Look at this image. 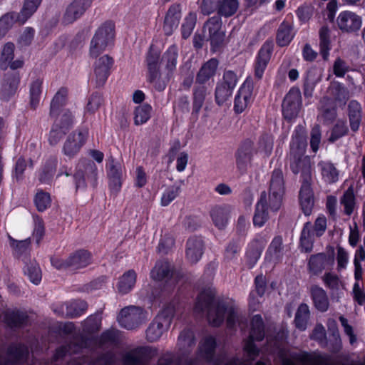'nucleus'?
<instances>
[{"instance_id": "nucleus-52", "label": "nucleus", "mask_w": 365, "mask_h": 365, "mask_svg": "<svg viewBox=\"0 0 365 365\" xmlns=\"http://www.w3.org/2000/svg\"><path fill=\"white\" fill-rule=\"evenodd\" d=\"M15 46L11 42L6 43L1 51L0 58V69L6 71L9 68V64L14 57Z\"/></svg>"}, {"instance_id": "nucleus-27", "label": "nucleus", "mask_w": 365, "mask_h": 365, "mask_svg": "<svg viewBox=\"0 0 365 365\" xmlns=\"http://www.w3.org/2000/svg\"><path fill=\"white\" fill-rule=\"evenodd\" d=\"M219 62L215 58H210L202 64L196 75L195 83L205 84L216 73Z\"/></svg>"}, {"instance_id": "nucleus-63", "label": "nucleus", "mask_w": 365, "mask_h": 365, "mask_svg": "<svg viewBox=\"0 0 365 365\" xmlns=\"http://www.w3.org/2000/svg\"><path fill=\"white\" fill-rule=\"evenodd\" d=\"M34 202L38 211L43 212L51 205L49 193L43 190L38 191L34 197Z\"/></svg>"}, {"instance_id": "nucleus-53", "label": "nucleus", "mask_w": 365, "mask_h": 365, "mask_svg": "<svg viewBox=\"0 0 365 365\" xmlns=\"http://www.w3.org/2000/svg\"><path fill=\"white\" fill-rule=\"evenodd\" d=\"M319 165L321 167L323 178L327 182L333 183L338 180L339 171L331 163H320Z\"/></svg>"}, {"instance_id": "nucleus-1", "label": "nucleus", "mask_w": 365, "mask_h": 365, "mask_svg": "<svg viewBox=\"0 0 365 365\" xmlns=\"http://www.w3.org/2000/svg\"><path fill=\"white\" fill-rule=\"evenodd\" d=\"M195 312L202 314L207 312V319L213 327H220L225 320V313L227 312V325L229 329H233L239 315L234 307H228L225 302L215 299V292L211 289L202 290L197 297Z\"/></svg>"}, {"instance_id": "nucleus-20", "label": "nucleus", "mask_w": 365, "mask_h": 365, "mask_svg": "<svg viewBox=\"0 0 365 365\" xmlns=\"http://www.w3.org/2000/svg\"><path fill=\"white\" fill-rule=\"evenodd\" d=\"M252 81L250 78H247L235 98L234 109L236 113H240L246 108L252 94Z\"/></svg>"}, {"instance_id": "nucleus-16", "label": "nucleus", "mask_w": 365, "mask_h": 365, "mask_svg": "<svg viewBox=\"0 0 365 365\" xmlns=\"http://www.w3.org/2000/svg\"><path fill=\"white\" fill-rule=\"evenodd\" d=\"M93 0H73L66 8L62 21L66 24L74 22L91 6Z\"/></svg>"}, {"instance_id": "nucleus-9", "label": "nucleus", "mask_w": 365, "mask_h": 365, "mask_svg": "<svg viewBox=\"0 0 365 365\" xmlns=\"http://www.w3.org/2000/svg\"><path fill=\"white\" fill-rule=\"evenodd\" d=\"M334 248L327 247L326 252L312 255L308 260L307 269L314 275H318L323 270L329 269L334 263Z\"/></svg>"}, {"instance_id": "nucleus-23", "label": "nucleus", "mask_w": 365, "mask_h": 365, "mask_svg": "<svg viewBox=\"0 0 365 365\" xmlns=\"http://www.w3.org/2000/svg\"><path fill=\"white\" fill-rule=\"evenodd\" d=\"M181 17L180 4L170 6L164 19L163 31L166 36H170L178 27Z\"/></svg>"}, {"instance_id": "nucleus-38", "label": "nucleus", "mask_w": 365, "mask_h": 365, "mask_svg": "<svg viewBox=\"0 0 365 365\" xmlns=\"http://www.w3.org/2000/svg\"><path fill=\"white\" fill-rule=\"evenodd\" d=\"M56 165L57 159L56 158H50L46 160L38 175V180L41 183L51 184L56 173Z\"/></svg>"}, {"instance_id": "nucleus-6", "label": "nucleus", "mask_w": 365, "mask_h": 365, "mask_svg": "<svg viewBox=\"0 0 365 365\" xmlns=\"http://www.w3.org/2000/svg\"><path fill=\"white\" fill-rule=\"evenodd\" d=\"M264 337V324L259 314L255 315L251 321V331L245 344V350L249 357L253 360L259 354V350L255 344V341H260Z\"/></svg>"}, {"instance_id": "nucleus-29", "label": "nucleus", "mask_w": 365, "mask_h": 365, "mask_svg": "<svg viewBox=\"0 0 365 365\" xmlns=\"http://www.w3.org/2000/svg\"><path fill=\"white\" fill-rule=\"evenodd\" d=\"M310 292L316 309L322 312H326L329 306L326 292L317 285L312 286Z\"/></svg>"}, {"instance_id": "nucleus-48", "label": "nucleus", "mask_w": 365, "mask_h": 365, "mask_svg": "<svg viewBox=\"0 0 365 365\" xmlns=\"http://www.w3.org/2000/svg\"><path fill=\"white\" fill-rule=\"evenodd\" d=\"M309 317L310 312L309 307L306 304H301L295 314L294 324L296 327L302 331L305 330Z\"/></svg>"}, {"instance_id": "nucleus-50", "label": "nucleus", "mask_w": 365, "mask_h": 365, "mask_svg": "<svg viewBox=\"0 0 365 365\" xmlns=\"http://www.w3.org/2000/svg\"><path fill=\"white\" fill-rule=\"evenodd\" d=\"M160 52L154 50L153 46L150 47L146 57L148 73H150V78L156 77V72L159 71Z\"/></svg>"}, {"instance_id": "nucleus-33", "label": "nucleus", "mask_w": 365, "mask_h": 365, "mask_svg": "<svg viewBox=\"0 0 365 365\" xmlns=\"http://www.w3.org/2000/svg\"><path fill=\"white\" fill-rule=\"evenodd\" d=\"M174 272L169 262L160 260L156 262L150 272L151 277L155 280H163L168 277H174Z\"/></svg>"}, {"instance_id": "nucleus-30", "label": "nucleus", "mask_w": 365, "mask_h": 365, "mask_svg": "<svg viewBox=\"0 0 365 365\" xmlns=\"http://www.w3.org/2000/svg\"><path fill=\"white\" fill-rule=\"evenodd\" d=\"M216 349L215 339L212 336H208L200 343L198 347V354L200 357L204 359L208 362L213 360Z\"/></svg>"}, {"instance_id": "nucleus-18", "label": "nucleus", "mask_w": 365, "mask_h": 365, "mask_svg": "<svg viewBox=\"0 0 365 365\" xmlns=\"http://www.w3.org/2000/svg\"><path fill=\"white\" fill-rule=\"evenodd\" d=\"M113 60L108 55H104L95 63L94 74L96 87H103L109 76V70Z\"/></svg>"}, {"instance_id": "nucleus-41", "label": "nucleus", "mask_w": 365, "mask_h": 365, "mask_svg": "<svg viewBox=\"0 0 365 365\" xmlns=\"http://www.w3.org/2000/svg\"><path fill=\"white\" fill-rule=\"evenodd\" d=\"M328 92L332 96L336 102L342 103L345 105L349 98V92L348 89L341 83L337 81L331 82Z\"/></svg>"}, {"instance_id": "nucleus-4", "label": "nucleus", "mask_w": 365, "mask_h": 365, "mask_svg": "<svg viewBox=\"0 0 365 365\" xmlns=\"http://www.w3.org/2000/svg\"><path fill=\"white\" fill-rule=\"evenodd\" d=\"M115 36V25L112 21H106L96 31L91 42L90 54L98 57L110 43Z\"/></svg>"}, {"instance_id": "nucleus-2", "label": "nucleus", "mask_w": 365, "mask_h": 365, "mask_svg": "<svg viewBox=\"0 0 365 365\" xmlns=\"http://www.w3.org/2000/svg\"><path fill=\"white\" fill-rule=\"evenodd\" d=\"M284 178L280 168L273 170L269 180V196L265 191L261 192L260 198L257 203L253 217L255 226L262 227L269 219L268 207L273 212L279 210L284 193Z\"/></svg>"}, {"instance_id": "nucleus-32", "label": "nucleus", "mask_w": 365, "mask_h": 365, "mask_svg": "<svg viewBox=\"0 0 365 365\" xmlns=\"http://www.w3.org/2000/svg\"><path fill=\"white\" fill-rule=\"evenodd\" d=\"M322 73L316 68H312L307 72L303 86L305 97H311L318 82L321 81Z\"/></svg>"}, {"instance_id": "nucleus-7", "label": "nucleus", "mask_w": 365, "mask_h": 365, "mask_svg": "<svg viewBox=\"0 0 365 365\" xmlns=\"http://www.w3.org/2000/svg\"><path fill=\"white\" fill-rule=\"evenodd\" d=\"M76 189L85 188L86 180L89 181L93 187L96 185L97 167L92 160H81L76 167V171L73 174Z\"/></svg>"}, {"instance_id": "nucleus-57", "label": "nucleus", "mask_w": 365, "mask_h": 365, "mask_svg": "<svg viewBox=\"0 0 365 365\" xmlns=\"http://www.w3.org/2000/svg\"><path fill=\"white\" fill-rule=\"evenodd\" d=\"M283 249L282 238L281 236L275 237L272 241L267 250V255L269 259L277 260L280 257L282 250Z\"/></svg>"}, {"instance_id": "nucleus-44", "label": "nucleus", "mask_w": 365, "mask_h": 365, "mask_svg": "<svg viewBox=\"0 0 365 365\" xmlns=\"http://www.w3.org/2000/svg\"><path fill=\"white\" fill-rule=\"evenodd\" d=\"M312 225L310 222H306L301 232L300 246L302 250L306 253L312 252L313 249L314 238L312 231Z\"/></svg>"}, {"instance_id": "nucleus-54", "label": "nucleus", "mask_w": 365, "mask_h": 365, "mask_svg": "<svg viewBox=\"0 0 365 365\" xmlns=\"http://www.w3.org/2000/svg\"><path fill=\"white\" fill-rule=\"evenodd\" d=\"M53 124L56 128H60L66 132H68L73 125V116L69 110L64 109L61 114L58 117Z\"/></svg>"}, {"instance_id": "nucleus-34", "label": "nucleus", "mask_w": 365, "mask_h": 365, "mask_svg": "<svg viewBox=\"0 0 365 365\" xmlns=\"http://www.w3.org/2000/svg\"><path fill=\"white\" fill-rule=\"evenodd\" d=\"M348 115L351 130L356 132L361 122V105L354 100L349 102L348 105Z\"/></svg>"}, {"instance_id": "nucleus-60", "label": "nucleus", "mask_w": 365, "mask_h": 365, "mask_svg": "<svg viewBox=\"0 0 365 365\" xmlns=\"http://www.w3.org/2000/svg\"><path fill=\"white\" fill-rule=\"evenodd\" d=\"M115 355L112 351H106L99 354L89 361L87 365H115Z\"/></svg>"}, {"instance_id": "nucleus-40", "label": "nucleus", "mask_w": 365, "mask_h": 365, "mask_svg": "<svg viewBox=\"0 0 365 365\" xmlns=\"http://www.w3.org/2000/svg\"><path fill=\"white\" fill-rule=\"evenodd\" d=\"M330 34L331 31L327 25L322 26L319 31L320 53L324 61L328 60L331 49Z\"/></svg>"}, {"instance_id": "nucleus-25", "label": "nucleus", "mask_w": 365, "mask_h": 365, "mask_svg": "<svg viewBox=\"0 0 365 365\" xmlns=\"http://www.w3.org/2000/svg\"><path fill=\"white\" fill-rule=\"evenodd\" d=\"M178 346L182 356H188L195 346V337L190 329H183L178 339Z\"/></svg>"}, {"instance_id": "nucleus-36", "label": "nucleus", "mask_w": 365, "mask_h": 365, "mask_svg": "<svg viewBox=\"0 0 365 365\" xmlns=\"http://www.w3.org/2000/svg\"><path fill=\"white\" fill-rule=\"evenodd\" d=\"M178 58V48L175 45H172L163 53L161 58V63L164 65L166 73L173 75L176 68Z\"/></svg>"}, {"instance_id": "nucleus-8", "label": "nucleus", "mask_w": 365, "mask_h": 365, "mask_svg": "<svg viewBox=\"0 0 365 365\" xmlns=\"http://www.w3.org/2000/svg\"><path fill=\"white\" fill-rule=\"evenodd\" d=\"M222 20L220 16H214L209 18L204 24V29L208 30L209 37L212 52L220 51L225 46V34L222 31Z\"/></svg>"}, {"instance_id": "nucleus-59", "label": "nucleus", "mask_w": 365, "mask_h": 365, "mask_svg": "<svg viewBox=\"0 0 365 365\" xmlns=\"http://www.w3.org/2000/svg\"><path fill=\"white\" fill-rule=\"evenodd\" d=\"M156 73V77L154 79H151L150 73H148V81L153 84L155 90L160 92L165 90L172 75L166 73L163 76L160 73V71H157Z\"/></svg>"}, {"instance_id": "nucleus-35", "label": "nucleus", "mask_w": 365, "mask_h": 365, "mask_svg": "<svg viewBox=\"0 0 365 365\" xmlns=\"http://www.w3.org/2000/svg\"><path fill=\"white\" fill-rule=\"evenodd\" d=\"M208 93L207 87L203 83H196L192 90V113L197 114L202 108Z\"/></svg>"}, {"instance_id": "nucleus-45", "label": "nucleus", "mask_w": 365, "mask_h": 365, "mask_svg": "<svg viewBox=\"0 0 365 365\" xmlns=\"http://www.w3.org/2000/svg\"><path fill=\"white\" fill-rule=\"evenodd\" d=\"M228 215V210L221 206H215L210 211V217L214 225L220 230L226 226Z\"/></svg>"}, {"instance_id": "nucleus-15", "label": "nucleus", "mask_w": 365, "mask_h": 365, "mask_svg": "<svg viewBox=\"0 0 365 365\" xmlns=\"http://www.w3.org/2000/svg\"><path fill=\"white\" fill-rule=\"evenodd\" d=\"M29 349L21 344H11L7 351V356L0 361V365H21L25 363L29 356Z\"/></svg>"}, {"instance_id": "nucleus-49", "label": "nucleus", "mask_w": 365, "mask_h": 365, "mask_svg": "<svg viewBox=\"0 0 365 365\" xmlns=\"http://www.w3.org/2000/svg\"><path fill=\"white\" fill-rule=\"evenodd\" d=\"M238 0H221L217 9V16L230 17L233 16L239 8Z\"/></svg>"}, {"instance_id": "nucleus-56", "label": "nucleus", "mask_w": 365, "mask_h": 365, "mask_svg": "<svg viewBox=\"0 0 365 365\" xmlns=\"http://www.w3.org/2000/svg\"><path fill=\"white\" fill-rule=\"evenodd\" d=\"M43 81L36 79L33 81L30 86V104L32 108L35 109L38 105Z\"/></svg>"}, {"instance_id": "nucleus-10", "label": "nucleus", "mask_w": 365, "mask_h": 365, "mask_svg": "<svg viewBox=\"0 0 365 365\" xmlns=\"http://www.w3.org/2000/svg\"><path fill=\"white\" fill-rule=\"evenodd\" d=\"M301 92L297 88H292L285 96L282 104V115L287 120L295 118L301 109Z\"/></svg>"}, {"instance_id": "nucleus-17", "label": "nucleus", "mask_w": 365, "mask_h": 365, "mask_svg": "<svg viewBox=\"0 0 365 365\" xmlns=\"http://www.w3.org/2000/svg\"><path fill=\"white\" fill-rule=\"evenodd\" d=\"M87 309L88 304L86 301L77 299L69 303H65L53 311L59 316L72 319L81 316Z\"/></svg>"}, {"instance_id": "nucleus-55", "label": "nucleus", "mask_w": 365, "mask_h": 365, "mask_svg": "<svg viewBox=\"0 0 365 365\" xmlns=\"http://www.w3.org/2000/svg\"><path fill=\"white\" fill-rule=\"evenodd\" d=\"M151 110L152 107L148 104L138 106L135 110V124L138 125L146 123L150 118Z\"/></svg>"}, {"instance_id": "nucleus-5", "label": "nucleus", "mask_w": 365, "mask_h": 365, "mask_svg": "<svg viewBox=\"0 0 365 365\" xmlns=\"http://www.w3.org/2000/svg\"><path fill=\"white\" fill-rule=\"evenodd\" d=\"M118 320L120 326L126 329H134L145 323L148 312L141 307H125L120 310Z\"/></svg>"}, {"instance_id": "nucleus-42", "label": "nucleus", "mask_w": 365, "mask_h": 365, "mask_svg": "<svg viewBox=\"0 0 365 365\" xmlns=\"http://www.w3.org/2000/svg\"><path fill=\"white\" fill-rule=\"evenodd\" d=\"M292 27L287 21H283L279 26L276 36V43L279 46H287L294 37Z\"/></svg>"}, {"instance_id": "nucleus-46", "label": "nucleus", "mask_w": 365, "mask_h": 365, "mask_svg": "<svg viewBox=\"0 0 365 365\" xmlns=\"http://www.w3.org/2000/svg\"><path fill=\"white\" fill-rule=\"evenodd\" d=\"M42 0H25L21 11L19 13V23L24 24L37 10Z\"/></svg>"}, {"instance_id": "nucleus-11", "label": "nucleus", "mask_w": 365, "mask_h": 365, "mask_svg": "<svg viewBox=\"0 0 365 365\" xmlns=\"http://www.w3.org/2000/svg\"><path fill=\"white\" fill-rule=\"evenodd\" d=\"M256 153L254 142L250 139L245 140L235 153L237 169L241 175L247 173L252 165V158Z\"/></svg>"}, {"instance_id": "nucleus-22", "label": "nucleus", "mask_w": 365, "mask_h": 365, "mask_svg": "<svg viewBox=\"0 0 365 365\" xmlns=\"http://www.w3.org/2000/svg\"><path fill=\"white\" fill-rule=\"evenodd\" d=\"M186 257L187 260L195 264L201 258L204 252V242L197 236L190 237L186 243Z\"/></svg>"}, {"instance_id": "nucleus-58", "label": "nucleus", "mask_w": 365, "mask_h": 365, "mask_svg": "<svg viewBox=\"0 0 365 365\" xmlns=\"http://www.w3.org/2000/svg\"><path fill=\"white\" fill-rule=\"evenodd\" d=\"M24 272L28 275L30 281L35 284H38L41 280V271L36 262L27 264Z\"/></svg>"}, {"instance_id": "nucleus-64", "label": "nucleus", "mask_w": 365, "mask_h": 365, "mask_svg": "<svg viewBox=\"0 0 365 365\" xmlns=\"http://www.w3.org/2000/svg\"><path fill=\"white\" fill-rule=\"evenodd\" d=\"M341 203L344 206V212L350 215L354 207V195L352 187H349L341 199Z\"/></svg>"}, {"instance_id": "nucleus-24", "label": "nucleus", "mask_w": 365, "mask_h": 365, "mask_svg": "<svg viewBox=\"0 0 365 365\" xmlns=\"http://www.w3.org/2000/svg\"><path fill=\"white\" fill-rule=\"evenodd\" d=\"M86 136V133L82 131L70 134L63 145L64 154L70 157L76 155L85 143Z\"/></svg>"}, {"instance_id": "nucleus-39", "label": "nucleus", "mask_w": 365, "mask_h": 365, "mask_svg": "<svg viewBox=\"0 0 365 365\" xmlns=\"http://www.w3.org/2000/svg\"><path fill=\"white\" fill-rule=\"evenodd\" d=\"M68 91L66 88H61L56 93L52 99L50 106V115L51 117L58 116L60 115V112L63 110L61 108L66 103V97Z\"/></svg>"}, {"instance_id": "nucleus-31", "label": "nucleus", "mask_w": 365, "mask_h": 365, "mask_svg": "<svg viewBox=\"0 0 365 365\" xmlns=\"http://www.w3.org/2000/svg\"><path fill=\"white\" fill-rule=\"evenodd\" d=\"M160 318H155L146 329V338L150 342L158 340L169 328L166 322H160Z\"/></svg>"}, {"instance_id": "nucleus-43", "label": "nucleus", "mask_w": 365, "mask_h": 365, "mask_svg": "<svg viewBox=\"0 0 365 365\" xmlns=\"http://www.w3.org/2000/svg\"><path fill=\"white\" fill-rule=\"evenodd\" d=\"M6 324L11 328H19L26 324L28 315L20 311L7 312L4 317Z\"/></svg>"}, {"instance_id": "nucleus-21", "label": "nucleus", "mask_w": 365, "mask_h": 365, "mask_svg": "<svg viewBox=\"0 0 365 365\" xmlns=\"http://www.w3.org/2000/svg\"><path fill=\"white\" fill-rule=\"evenodd\" d=\"M272 50V43L267 41L262 45L258 52L255 69V76L258 80L262 77L264 71L270 60Z\"/></svg>"}, {"instance_id": "nucleus-51", "label": "nucleus", "mask_w": 365, "mask_h": 365, "mask_svg": "<svg viewBox=\"0 0 365 365\" xmlns=\"http://www.w3.org/2000/svg\"><path fill=\"white\" fill-rule=\"evenodd\" d=\"M19 13L9 12L0 18V40L6 35L15 22L19 23Z\"/></svg>"}, {"instance_id": "nucleus-14", "label": "nucleus", "mask_w": 365, "mask_h": 365, "mask_svg": "<svg viewBox=\"0 0 365 365\" xmlns=\"http://www.w3.org/2000/svg\"><path fill=\"white\" fill-rule=\"evenodd\" d=\"M21 81L19 71H8L4 76L0 89V98L9 101L16 93Z\"/></svg>"}, {"instance_id": "nucleus-12", "label": "nucleus", "mask_w": 365, "mask_h": 365, "mask_svg": "<svg viewBox=\"0 0 365 365\" xmlns=\"http://www.w3.org/2000/svg\"><path fill=\"white\" fill-rule=\"evenodd\" d=\"M336 24L341 32L356 34L361 27L362 19L354 12L344 11L339 14L336 19Z\"/></svg>"}, {"instance_id": "nucleus-19", "label": "nucleus", "mask_w": 365, "mask_h": 365, "mask_svg": "<svg viewBox=\"0 0 365 365\" xmlns=\"http://www.w3.org/2000/svg\"><path fill=\"white\" fill-rule=\"evenodd\" d=\"M109 185L111 189L118 192L122 185V167L119 161L110 156L106 165Z\"/></svg>"}, {"instance_id": "nucleus-37", "label": "nucleus", "mask_w": 365, "mask_h": 365, "mask_svg": "<svg viewBox=\"0 0 365 365\" xmlns=\"http://www.w3.org/2000/svg\"><path fill=\"white\" fill-rule=\"evenodd\" d=\"M136 273L133 269L125 272L120 278L117 285L119 293L125 294L128 293L136 282Z\"/></svg>"}, {"instance_id": "nucleus-13", "label": "nucleus", "mask_w": 365, "mask_h": 365, "mask_svg": "<svg viewBox=\"0 0 365 365\" xmlns=\"http://www.w3.org/2000/svg\"><path fill=\"white\" fill-rule=\"evenodd\" d=\"M152 349L149 346H138L122 355L123 365H146L151 359Z\"/></svg>"}, {"instance_id": "nucleus-3", "label": "nucleus", "mask_w": 365, "mask_h": 365, "mask_svg": "<svg viewBox=\"0 0 365 365\" xmlns=\"http://www.w3.org/2000/svg\"><path fill=\"white\" fill-rule=\"evenodd\" d=\"M307 145L306 130L299 125L294 130L290 144L289 161L292 173H301L302 182H312L311 160L304 155Z\"/></svg>"}, {"instance_id": "nucleus-47", "label": "nucleus", "mask_w": 365, "mask_h": 365, "mask_svg": "<svg viewBox=\"0 0 365 365\" xmlns=\"http://www.w3.org/2000/svg\"><path fill=\"white\" fill-rule=\"evenodd\" d=\"M321 113L325 123H332L336 118V108L329 98H323L321 101Z\"/></svg>"}, {"instance_id": "nucleus-28", "label": "nucleus", "mask_w": 365, "mask_h": 365, "mask_svg": "<svg viewBox=\"0 0 365 365\" xmlns=\"http://www.w3.org/2000/svg\"><path fill=\"white\" fill-rule=\"evenodd\" d=\"M312 182H302L299 191V202L302 209L306 215H309L314 205L313 192L311 188Z\"/></svg>"}, {"instance_id": "nucleus-26", "label": "nucleus", "mask_w": 365, "mask_h": 365, "mask_svg": "<svg viewBox=\"0 0 365 365\" xmlns=\"http://www.w3.org/2000/svg\"><path fill=\"white\" fill-rule=\"evenodd\" d=\"M91 262V253L85 250H79L67 258L68 268L73 270L81 269L88 266Z\"/></svg>"}, {"instance_id": "nucleus-61", "label": "nucleus", "mask_w": 365, "mask_h": 365, "mask_svg": "<svg viewBox=\"0 0 365 365\" xmlns=\"http://www.w3.org/2000/svg\"><path fill=\"white\" fill-rule=\"evenodd\" d=\"M349 132L346 123L344 120H338L331 130L329 141L334 143L340 138L346 135Z\"/></svg>"}, {"instance_id": "nucleus-62", "label": "nucleus", "mask_w": 365, "mask_h": 365, "mask_svg": "<svg viewBox=\"0 0 365 365\" xmlns=\"http://www.w3.org/2000/svg\"><path fill=\"white\" fill-rule=\"evenodd\" d=\"M197 21V16L195 13L190 12L185 19V21L182 25V36L186 39L191 35Z\"/></svg>"}]
</instances>
